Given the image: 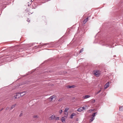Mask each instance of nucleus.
I'll return each instance as SVG.
<instances>
[{"instance_id":"obj_1","label":"nucleus","mask_w":123,"mask_h":123,"mask_svg":"<svg viewBox=\"0 0 123 123\" xmlns=\"http://www.w3.org/2000/svg\"><path fill=\"white\" fill-rule=\"evenodd\" d=\"M97 113H94L91 116V118L90 119V122L92 121L95 118L94 117L95 116V115Z\"/></svg>"},{"instance_id":"obj_2","label":"nucleus","mask_w":123,"mask_h":123,"mask_svg":"<svg viewBox=\"0 0 123 123\" xmlns=\"http://www.w3.org/2000/svg\"><path fill=\"white\" fill-rule=\"evenodd\" d=\"M94 74L97 77H98L100 74V72L99 70L95 71L94 72Z\"/></svg>"},{"instance_id":"obj_3","label":"nucleus","mask_w":123,"mask_h":123,"mask_svg":"<svg viewBox=\"0 0 123 123\" xmlns=\"http://www.w3.org/2000/svg\"><path fill=\"white\" fill-rule=\"evenodd\" d=\"M26 92H24L20 93V95L21 96H23L25 95L26 93Z\"/></svg>"},{"instance_id":"obj_4","label":"nucleus","mask_w":123,"mask_h":123,"mask_svg":"<svg viewBox=\"0 0 123 123\" xmlns=\"http://www.w3.org/2000/svg\"><path fill=\"white\" fill-rule=\"evenodd\" d=\"M90 96L89 95H86L83 96V98L84 99H86L90 98Z\"/></svg>"},{"instance_id":"obj_5","label":"nucleus","mask_w":123,"mask_h":123,"mask_svg":"<svg viewBox=\"0 0 123 123\" xmlns=\"http://www.w3.org/2000/svg\"><path fill=\"white\" fill-rule=\"evenodd\" d=\"M20 95L19 93H17V94L15 95L14 96V98H19V95Z\"/></svg>"},{"instance_id":"obj_6","label":"nucleus","mask_w":123,"mask_h":123,"mask_svg":"<svg viewBox=\"0 0 123 123\" xmlns=\"http://www.w3.org/2000/svg\"><path fill=\"white\" fill-rule=\"evenodd\" d=\"M55 96L54 95H53L52 96H51L49 98V99H50L51 100V101H52L54 99H54L55 98Z\"/></svg>"},{"instance_id":"obj_7","label":"nucleus","mask_w":123,"mask_h":123,"mask_svg":"<svg viewBox=\"0 0 123 123\" xmlns=\"http://www.w3.org/2000/svg\"><path fill=\"white\" fill-rule=\"evenodd\" d=\"M109 83H107L105 86V88L106 89L109 87Z\"/></svg>"},{"instance_id":"obj_8","label":"nucleus","mask_w":123,"mask_h":123,"mask_svg":"<svg viewBox=\"0 0 123 123\" xmlns=\"http://www.w3.org/2000/svg\"><path fill=\"white\" fill-rule=\"evenodd\" d=\"M51 118V119H53L55 118V116L54 115H53L49 117Z\"/></svg>"},{"instance_id":"obj_9","label":"nucleus","mask_w":123,"mask_h":123,"mask_svg":"<svg viewBox=\"0 0 123 123\" xmlns=\"http://www.w3.org/2000/svg\"><path fill=\"white\" fill-rule=\"evenodd\" d=\"M63 123L65 122V118L64 117H62L61 119Z\"/></svg>"},{"instance_id":"obj_10","label":"nucleus","mask_w":123,"mask_h":123,"mask_svg":"<svg viewBox=\"0 0 123 123\" xmlns=\"http://www.w3.org/2000/svg\"><path fill=\"white\" fill-rule=\"evenodd\" d=\"M77 111L79 112H81L83 111L82 109V108H81V107L78 108V109L77 110Z\"/></svg>"},{"instance_id":"obj_11","label":"nucleus","mask_w":123,"mask_h":123,"mask_svg":"<svg viewBox=\"0 0 123 123\" xmlns=\"http://www.w3.org/2000/svg\"><path fill=\"white\" fill-rule=\"evenodd\" d=\"M87 107V105H86L82 107H81V108H82V110L83 111V110H85V108H86Z\"/></svg>"},{"instance_id":"obj_12","label":"nucleus","mask_w":123,"mask_h":123,"mask_svg":"<svg viewBox=\"0 0 123 123\" xmlns=\"http://www.w3.org/2000/svg\"><path fill=\"white\" fill-rule=\"evenodd\" d=\"M119 110L120 111H123V106H120L119 107Z\"/></svg>"},{"instance_id":"obj_13","label":"nucleus","mask_w":123,"mask_h":123,"mask_svg":"<svg viewBox=\"0 0 123 123\" xmlns=\"http://www.w3.org/2000/svg\"><path fill=\"white\" fill-rule=\"evenodd\" d=\"M76 114L74 113H73L70 116V118H72L73 117L75 116Z\"/></svg>"},{"instance_id":"obj_14","label":"nucleus","mask_w":123,"mask_h":123,"mask_svg":"<svg viewBox=\"0 0 123 123\" xmlns=\"http://www.w3.org/2000/svg\"><path fill=\"white\" fill-rule=\"evenodd\" d=\"M88 20V18H87L86 19H85L83 21V22L84 24H85L86 23L87 21Z\"/></svg>"},{"instance_id":"obj_15","label":"nucleus","mask_w":123,"mask_h":123,"mask_svg":"<svg viewBox=\"0 0 123 123\" xmlns=\"http://www.w3.org/2000/svg\"><path fill=\"white\" fill-rule=\"evenodd\" d=\"M64 112V114L65 115V116H64L65 117H67L68 115V113L67 112Z\"/></svg>"},{"instance_id":"obj_16","label":"nucleus","mask_w":123,"mask_h":123,"mask_svg":"<svg viewBox=\"0 0 123 123\" xmlns=\"http://www.w3.org/2000/svg\"><path fill=\"white\" fill-rule=\"evenodd\" d=\"M16 105V104H15L13 105H12L11 107V109H12L14 108Z\"/></svg>"},{"instance_id":"obj_17","label":"nucleus","mask_w":123,"mask_h":123,"mask_svg":"<svg viewBox=\"0 0 123 123\" xmlns=\"http://www.w3.org/2000/svg\"><path fill=\"white\" fill-rule=\"evenodd\" d=\"M101 90H100V91H99L98 92H96L95 93V95H97L98 94V93H99L100 92H101Z\"/></svg>"},{"instance_id":"obj_18","label":"nucleus","mask_w":123,"mask_h":123,"mask_svg":"<svg viewBox=\"0 0 123 123\" xmlns=\"http://www.w3.org/2000/svg\"><path fill=\"white\" fill-rule=\"evenodd\" d=\"M69 108H65L64 111L65 112H67L68 111V110H69Z\"/></svg>"},{"instance_id":"obj_19","label":"nucleus","mask_w":123,"mask_h":123,"mask_svg":"<svg viewBox=\"0 0 123 123\" xmlns=\"http://www.w3.org/2000/svg\"><path fill=\"white\" fill-rule=\"evenodd\" d=\"M95 100L94 99H92L91 100V102L92 103H94L95 102Z\"/></svg>"},{"instance_id":"obj_20","label":"nucleus","mask_w":123,"mask_h":123,"mask_svg":"<svg viewBox=\"0 0 123 123\" xmlns=\"http://www.w3.org/2000/svg\"><path fill=\"white\" fill-rule=\"evenodd\" d=\"M73 87H74L73 86H68L67 87L68 88H71Z\"/></svg>"},{"instance_id":"obj_21","label":"nucleus","mask_w":123,"mask_h":123,"mask_svg":"<svg viewBox=\"0 0 123 123\" xmlns=\"http://www.w3.org/2000/svg\"><path fill=\"white\" fill-rule=\"evenodd\" d=\"M83 50H84L83 48H82V49H81L80 50V53H81L82 52H83Z\"/></svg>"},{"instance_id":"obj_22","label":"nucleus","mask_w":123,"mask_h":123,"mask_svg":"<svg viewBox=\"0 0 123 123\" xmlns=\"http://www.w3.org/2000/svg\"><path fill=\"white\" fill-rule=\"evenodd\" d=\"M62 112V110H60L59 111V112L60 114H61Z\"/></svg>"},{"instance_id":"obj_23","label":"nucleus","mask_w":123,"mask_h":123,"mask_svg":"<svg viewBox=\"0 0 123 123\" xmlns=\"http://www.w3.org/2000/svg\"><path fill=\"white\" fill-rule=\"evenodd\" d=\"M38 117L37 115L35 116H34V118H38Z\"/></svg>"},{"instance_id":"obj_24","label":"nucleus","mask_w":123,"mask_h":123,"mask_svg":"<svg viewBox=\"0 0 123 123\" xmlns=\"http://www.w3.org/2000/svg\"><path fill=\"white\" fill-rule=\"evenodd\" d=\"M55 118L56 120H59V117H55Z\"/></svg>"},{"instance_id":"obj_25","label":"nucleus","mask_w":123,"mask_h":123,"mask_svg":"<svg viewBox=\"0 0 123 123\" xmlns=\"http://www.w3.org/2000/svg\"><path fill=\"white\" fill-rule=\"evenodd\" d=\"M9 107H7L6 108V110H8V109H9Z\"/></svg>"},{"instance_id":"obj_26","label":"nucleus","mask_w":123,"mask_h":123,"mask_svg":"<svg viewBox=\"0 0 123 123\" xmlns=\"http://www.w3.org/2000/svg\"><path fill=\"white\" fill-rule=\"evenodd\" d=\"M22 113H21L20 115H19V116H22Z\"/></svg>"},{"instance_id":"obj_27","label":"nucleus","mask_w":123,"mask_h":123,"mask_svg":"<svg viewBox=\"0 0 123 123\" xmlns=\"http://www.w3.org/2000/svg\"><path fill=\"white\" fill-rule=\"evenodd\" d=\"M3 109H1V110H3Z\"/></svg>"}]
</instances>
